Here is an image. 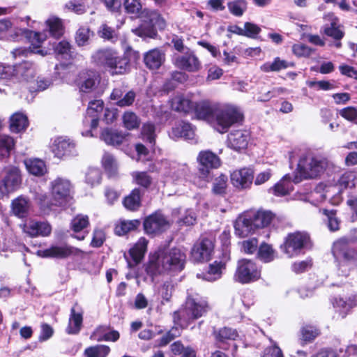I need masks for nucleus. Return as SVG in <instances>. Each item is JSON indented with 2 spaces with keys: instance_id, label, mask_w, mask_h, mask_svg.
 Listing matches in <instances>:
<instances>
[{
  "instance_id": "f257e3e1",
  "label": "nucleus",
  "mask_w": 357,
  "mask_h": 357,
  "mask_svg": "<svg viewBox=\"0 0 357 357\" xmlns=\"http://www.w3.org/2000/svg\"><path fill=\"white\" fill-rule=\"evenodd\" d=\"M15 24H0V39L22 40L27 39L34 48H38L47 39V33L56 39L65 32L63 24H46L43 32H34L26 29L19 28Z\"/></svg>"
},
{
  "instance_id": "37998d69",
  "label": "nucleus",
  "mask_w": 357,
  "mask_h": 357,
  "mask_svg": "<svg viewBox=\"0 0 357 357\" xmlns=\"http://www.w3.org/2000/svg\"><path fill=\"white\" fill-rule=\"evenodd\" d=\"M141 192L135 188L123 200L124 206L130 211H136L140 206Z\"/></svg>"
},
{
  "instance_id": "bf43d9fd",
  "label": "nucleus",
  "mask_w": 357,
  "mask_h": 357,
  "mask_svg": "<svg viewBox=\"0 0 357 357\" xmlns=\"http://www.w3.org/2000/svg\"><path fill=\"white\" fill-rule=\"evenodd\" d=\"M93 36L89 27L82 26L78 29L75 36V41L78 46H84L88 44L90 38Z\"/></svg>"
},
{
  "instance_id": "473e14b6",
  "label": "nucleus",
  "mask_w": 357,
  "mask_h": 357,
  "mask_svg": "<svg viewBox=\"0 0 357 357\" xmlns=\"http://www.w3.org/2000/svg\"><path fill=\"white\" fill-rule=\"evenodd\" d=\"M83 321V313L81 310L76 311L75 307H73L68 320V325L66 329L68 334H77L82 328Z\"/></svg>"
},
{
  "instance_id": "a211bd4d",
  "label": "nucleus",
  "mask_w": 357,
  "mask_h": 357,
  "mask_svg": "<svg viewBox=\"0 0 357 357\" xmlns=\"http://www.w3.org/2000/svg\"><path fill=\"white\" fill-rule=\"evenodd\" d=\"M250 140V133L248 130H234L227 136V145L230 149L240 151L248 147Z\"/></svg>"
},
{
  "instance_id": "2f4dec72",
  "label": "nucleus",
  "mask_w": 357,
  "mask_h": 357,
  "mask_svg": "<svg viewBox=\"0 0 357 357\" xmlns=\"http://www.w3.org/2000/svg\"><path fill=\"white\" fill-rule=\"evenodd\" d=\"M225 261H214L210 264L208 271L204 274V280L209 282H213L221 277L222 270L225 268L226 261L229 259V256L227 253L224 254Z\"/></svg>"
},
{
  "instance_id": "680f3d73",
  "label": "nucleus",
  "mask_w": 357,
  "mask_h": 357,
  "mask_svg": "<svg viewBox=\"0 0 357 357\" xmlns=\"http://www.w3.org/2000/svg\"><path fill=\"white\" fill-rule=\"evenodd\" d=\"M228 8L231 14L239 17L243 15L247 8L245 0H235L228 3Z\"/></svg>"
},
{
  "instance_id": "ddd939ff",
  "label": "nucleus",
  "mask_w": 357,
  "mask_h": 357,
  "mask_svg": "<svg viewBox=\"0 0 357 357\" xmlns=\"http://www.w3.org/2000/svg\"><path fill=\"white\" fill-rule=\"evenodd\" d=\"M52 151L55 157L60 159L77 155L76 144L74 141L63 137L54 139L52 146Z\"/></svg>"
},
{
  "instance_id": "1a4fd4ad",
  "label": "nucleus",
  "mask_w": 357,
  "mask_h": 357,
  "mask_svg": "<svg viewBox=\"0 0 357 357\" xmlns=\"http://www.w3.org/2000/svg\"><path fill=\"white\" fill-rule=\"evenodd\" d=\"M261 268L251 259H242L238 261L234 275L235 281L241 284H249L259 280Z\"/></svg>"
},
{
  "instance_id": "412c9836",
  "label": "nucleus",
  "mask_w": 357,
  "mask_h": 357,
  "mask_svg": "<svg viewBox=\"0 0 357 357\" xmlns=\"http://www.w3.org/2000/svg\"><path fill=\"white\" fill-rule=\"evenodd\" d=\"M169 136L174 139L184 138L191 143H196L197 142L195 138V128L190 123L183 121L175 125L172 128Z\"/></svg>"
},
{
  "instance_id": "8fccbe9b",
  "label": "nucleus",
  "mask_w": 357,
  "mask_h": 357,
  "mask_svg": "<svg viewBox=\"0 0 357 357\" xmlns=\"http://www.w3.org/2000/svg\"><path fill=\"white\" fill-rule=\"evenodd\" d=\"M339 185L344 188H351L357 185V171L347 172L338 180Z\"/></svg>"
},
{
  "instance_id": "0e129e2a",
  "label": "nucleus",
  "mask_w": 357,
  "mask_h": 357,
  "mask_svg": "<svg viewBox=\"0 0 357 357\" xmlns=\"http://www.w3.org/2000/svg\"><path fill=\"white\" fill-rule=\"evenodd\" d=\"M86 1L87 0H71L65 4V8L77 15H81L86 11Z\"/></svg>"
},
{
  "instance_id": "423d86ee",
  "label": "nucleus",
  "mask_w": 357,
  "mask_h": 357,
  "mask_svg": "<svg viewBox=\"0 0 357 357\" xmlns=\"http://www.w3.org/2000/svg\"><path fill=\"white\" fill-rule=\"evenodd\" d=\"M332 253L342 275L347 276L356 267L357 252L351 247L347 239L342 238L334 242Z\"/></svg>"
},
{
  "instance_id": "3c124183",
  "label": "nucleus",
  "mask_w": 357,
  "mask_h": 357,
  "mask_svg": "<svg viewBox=\"0 0 357 357\" xmlns=\"http://www.w3.org/2000/svg\"><path fill=\"white\" fill-rule=\"evenodd\" d=\"M102 165L109 176H115L117 173L118 164L114 156L109 153L104 154L102 159Z\"/></svg>"
},
{
  "instance_id": "052dcab7",
  "label": "nucleus",
  "mask_w": 357,
  "mask_h": 357,
  "mask_svg": "<svg viewBox=\"0 0 357 357\" xmlns=\"http://www.w3.org/2000/svg\"><path fill=\"white\" fill-rule=\"evenodd\" d=\"M102 174L98 168H89L86 174V183L91 187L99 185L101 182Z\"/></svg>"
},
{
  "instance_id": "4c0bfd02",
  "label": "nucleus",
  "mask_w": 357,
  "mask_h": 357,
  "mask_svg": "<svg viewBox=\"0 0 357 357\" xmlns=\"http://www.w3.org/2000/svg\"><path fill=\"white\" fill-rule=\"evenodd\" d=\"M125 138L121 132L109 128L104 129L101 133V139L109 145L116 146L121 144Z\"/></svg>"
},
{
  "instance_id": "6ab92c4d",
  "label": "nucleus",
  "mask_w": 357,
  "mask_h": 357,
  "mask_svg": "<svg viewBox=\"0 0 357 357\" xmlns=\"http://www.w3.org/2000/svg\"><path fill=\"white\" fill-rule=\"evenodd\" d=\"M174 63L178 68L188 72L198 71L201 67L198 58L189 50L183 55L176 56Z\"/></svg>"
},
{
  "instance_id": "58836bf2",
  "label": "nucleus",
  "mask_w": 357,
  "mask_h": 357,
  "mask_svg": "<svg viewBox=\"0 0 357 357\" xmlns=\"http://www.w3.org/2000/svg\"><path fill=\"white\" fill-rule=\"evenodd\" d=\"M217 343L220 347H222V344L226 343L230 340H235L238 337V333L236 330L231 328L224 327L214 333Z\"/></svg>"
},
{
  "instance_id": "5701e85b",
  "label": "nucleus",
  "mask_w": 357,
  "mask_h": 357,
  "mask_svg": "<svg viewBox=\"0 0 357 357\" xmlns=\"http://www.w3.org/2000/svg\"><path fill=\"white\" fill-rule=\"evenodd\" d=\"M234 227L235 234L240 238H245L255 231L247 212L243 213L236 218Z\"/></svg>"
},
{
  "instance_id": "de8ad7c7",
  "label": "nucleus",
  "mask_w": 357,
  "mask_h": 357,
  "mask_svg": "<svg viewBox=\"0 0 357 357\" xmlns=\"http://www.w3.org/2000/svg\"><path fill=\"white\" fill-rule=\"evenodd\" d=\"M110 352V348L107 345L98 344L86 348L84 355L86 357H107Z\"/></svg>"
},
{
  "instance_id": "4be33fe9",
  "label": "nucleus",
  "mask_w": 357,
  "mask_h": 357,
  "mask_svg": "<svg viewBox=\"0 0 357 357\" xmlns=\"http://www.w3.org/2000/svg\"><path fill=\"white\" fill-rule=\"evenodd\" d=\"M13 70L21 81L31 83L35 82L34 78L37 74L38 68L34 63L25 61L16 66Z\"/></svg>"
},
{
  "instance_id": "9d476101",
  "label": "nucleus",
  "mask_w": 357,
  "mask_h": 357,
  "mask_svg": "<svg viewBox=\"0 0 357 357\" xmlns=\"http://www.w3.org/2000/svg\"><path fill=\"white\" fill-rule=\"evenodd\" d=\"M100 82V76L96 70H85L81 71L75 80V83L82 93H91L96 91Z\"/></svg>"
},
{
  "instance_id": "bb28decb",
  "label": "nucleus",
  "mask_w": 357,
  "mask_h": 357,
  "mask_svg": "<svg viewBox=\"0 0 357 357\" xmlns=\"http://www.w3.org/2000/svg\"><path fill=\"white\" fill-rule=\"evenodd\" d=\"M247 213L255 229L268 226L274 217V215L268 211L259 210L257 211H248Z\"/></svg>"
},
{
  "instance_id": "79ce46f5",
  "label": "nucleus",
  "mask_w": 357,
  "mask_h": 357,
  "mask_svg": "<svg viewBox=\"0 0 357 357\" xmlns=\"http://www.w3.org/2000/svg\"><path fill=\"white\" fill-rule=\"evenodd\" d=\"M142 139L148 143L150 147H153L155 144V126L151 123H144L141 130Z\"/></svg>"
},
{
  "instance_id": "c03bdc74",
  "label": "nucleus",
  "mask_w": 357,
  "mask_h": 357,
  "mask_svg": "<svg viewBox=\"0 0 357 357\" xmlns=\"http://www.w3.org/2000/svg\"><path fill=\"white\" fill-rule=\"evenodd\" d=\"M139 225L140 221L138 220H122L116 225L114 232L118 236H123L136 229Z\"/></svg>"
},
{
  "instance_id": "864d4df0",
  "label": "nucleus",
  "mask_w": 357,
  "mask_h": 357,
  "mask_svg": "<svg viewBox=\"0 0 357 357\" xmlns=\"http://www.w3.org/2000/svg\"><path fill=\"white\" fill-rule=\"evenodd\" d=\"M174 289V286L171 281H165L162 284H161L159 287L158 289V293L160 298L162 299V304H164V301H170Z\"/></svg>"
},
{
  "instance_id": "f3484780",
  "label": "nucleus",
  "mask_w": 357,
  "mask_h": 357,
  "mask_svg": "<svg viewBox=\"0 0 357 357\" xmlns=\"http://www.w3.org/2000/svg\"><path fill=\"white\" fill-rule=\"evenodd\" d=\"M169 224L160 213H155L147 217L144 222V230L147 234L160 233L168 228Z\"/></svg>"
},
{
  "instance_id": "c756f323",
  "label": "nucleus",
  "mask_w": 357,
  "mask_h": 357,
  "mask_svg": "<svg viewBox=\"0 0 357 357\" xmlns=\"http://www.w3.org/2000/svg\"><path fill=\"white\" fill-rule=\"evenodd\" d=\"M195 102L192 101L189 96L177 95L172 100V107L175 111L185 114L193 111Z\"/></svg>"
},
{
  "instance_id": "7c9ffc66",
  "label": "nucleus",
  "mask_w": 357,
  "mask_h": 357,
  "mask_svg": "<svg viewBox=\"0 0 357 357\" xmlns=\"http://www.w3.org/2000/svg\"><path fill=\"white\" fill-rule=\"evenodd\" d=\"M117 52L111 48L100 49L92 55V59L98 64L109 68L110 65H113L112 62Z\"/></svg>"
},
{
  "instance_id": "9b49d317",
  "label": "nucleus",
  "mask_w": 357,
  "mask_h": 357,
  "mask_svg": "<svg viewBox=\"0 0 357 357\" xmlns=\"http://www.w3.org/2000/svg\"><path fill=\"white\" fill-rule=\"evenodd\" d=\"M22 183L20 169L16 167H9L5 169V175L0 180V192L9 193L18 189Z\"/></svg>"
},
{
  "instance_id": "a18cd8bd",
  "label": "nucleus",
  "mask_w": 357,
  "mask_h": 357,
  "mask_svg": "<svg viewBox=\"0 0 357 357\" xmlns=\"http://www.w3.org/2000/svg\"><path fill=\"white\" fill-rule=\"evenodd\" d=\"M14 146L15 141L12 137L6 134L0 135V158L8 157Z\"/></svg>"
},
{
  "instance_id": "7ed1b4c3",
  "label": "nucleus",
  "mask_w": 357,
  "mask_h": 357,
  "mask_svg": "<svg viewBox=\"0 0 357 357\" xmlns=\"http://www.w3.org/2000/svg\"><path fill=\"white\" fill-rule=\"evenodd\" d=\"M50 199L46 193L40 192L35 195V200L40 210L48 214L54 206L64 208L72 199L73 185L66 178L58 176L50 183Z\"/></svg>"
},
{
  "instance_id": "4d7b16f0",
  "label": "nucleus",
  "mask_w": 357,
  "mask_h": 357,
  "mask_svg": "<svg viewBox=\"0 0 357 357\" xmlns=\"http://www.w3.org/2000/svg\"><path fill=\"white\" fill-rule=\"evenodd\" d=\"M289 67V63L284 60H281L277 57L273 62H267L261 66V70L264 72L279 71Z\"/></svg>"
},
{
  "instance_id": "13d9d810",
  "label": "nucleus",
  "mask_w": 357,
  "mask_h": 357,
  "mask_svg": "<svg viewBox=\"0 0 357 357\" xmlns=\"http://www.w3.org/2000/svg\"><path fill=\"white\" fill-rule=\"evenodd\" d=\"M301 340L305 342L312 341L318 335L319 331L313 326L306 325L301 328Z\"/></svg>"
},
{
  "instance_id": "338daca9",
  "label": "nucleus",
  "mask_w": 357,
  "mask_h": 357,
  "mask_svg": "<svg viewBox=\"0 0 357 357\" xmlns=\"http://www.w3.org/2000/svg\"><path fill=\"white\" fill-rule=\"evenodd\" d=\"M124 126L128 130L137 128L139 125V121L136 114L131 112H126L123 116Z\"/></svg>"
},
{
  "instance_id": "a19ab883",
  "label": "nucleus",
  "mask_w": 357,
  "mask_h": 357,
  "mask_svg": "<svg viewBox=\"0 0 357 357\" xmlns=\"http://www.w3.org/2000/svg\"><path fill=\"white\" fill-rule=\"evenodd\" d=\"M24 164L26 169L33 175L40 176L46 172L45 162L40 159H28Z\"/></svg>"
},
{
  "instance_id": "aec40b11",
  "label": "nucleus",
  "mask_w": 357,
  "mask_h": 357,
  "mask_svg": "<svg viewBox=\"0 0 357 357\" xmlns=\"http://www.w3.org/2000/svg\"><path fill=\"white\" fill-rule=\"evenodd\" d=\"M23 231L31 237L47 236L51 234L52 227L47 222L29 220L23 225Z\"/></svg>"
},
{
  "instance_id": "c85d7f7f",
  "label": "nucleus",
  "mask_w": 357,
  "mask_h": 357,
  "mask_svg": "<svg viewBox=\"0 0 357 357\" xmlns=\"http://www.w3.org/2000/svg\"><path fill=\"white\" fill-rule=\"evenodd\" d=\"M215 107H212L208 102L202 101L195 102L193 111L198 119L206 121H213Z\"/></svg>"
},
{
  "instance_id": "f704fd0d",
  "label": "nucleus",
  "mask_w": 357,
  "mask_h": 357,
  "mask_svg": "<svg viewBox=\"0 0 357 357\" xmlns=\"http://www.w3.org/2000/svg\"><path fill=\"white\" fill-rule=\"evenodd\" d=\"M293 190V184L291 177L285 175L273 187L270 188L269 191L278 197H283L288 195Z\"/></svg>"
},
{
  "instance_id": "cd10ccee",
  "label": "nucleus",
  "mask_w": 357,
  "mask_h": 357,
  "mask_svg": "<svg viewBox=\"0 0 357 357\" xmlns=\"http://www.w3.org/2000/svg\"><path fill=\"white\" fill-rule=\"evenodd\" d=\"M332 304L335 310L344 317L348 312L357 305V297L355 296L347 298L336 296L333 298Z\"/></svg>"
},
{
  "instance_id": "e2e57ef3",
  "label": "nucleus",
  "mask_w": 357,
  "mask_h": 357,
  "mask_svg": "<svg viewBox=\"0 0 357 357\" xmlns=\"http://www.w3.org/2000/svg\"><path fill=\"white\" fill-rule=\"evenodd\" d=\"M86 1L87 0H71L65 4V8L77 15H81L86 11Z\"/></svg>"
},
{
  "instance_id": "49530a36",
  "label": "nucleus",
  "mask_w": 357,
  "mask_h": 357,
  "mask_svg": "<svg viewBox=\"0 0 357 357\" xmlns=\"http://www.w3.org/2000/svg\"><path fill=\"white\" fill-rule=\"evenodd\" d=\"M123 7L128 14L132 15V17H139L143 12L140 0H124Z\"/></svg>"
},
{
  "instance_id": "a878e982",
  "label": "nucleus",
  "mask_w": 357,
  "mask_h": 357,
  "mask_svg": "<svg viewBox=\"0 0 357 357\" xmlns=\"http://www.w3.org/2000/svg\"><path fill=\"white\" fill-rule=\"evenodd\" d=\"M89 218L87 215H77L71 221V229L74 231L73 237L79 241H82L85 238L88 232L84 229L89 225Z\"/></svg>"
},
{
  "instance_id": "5fc2aeb1",
  "label": "nucleus",
  "mask_w": 357,
  "mask_h": 357,
  "mask_svg": "<svg viewBox=\"0 0 357 357\" xmlns=\"http://www.w3.org/2000/svg\"><path fill=\"white\" fill-rule=\"evenodd\" d=\"M136 35L142 38H153L157 35V31L153 24H141L139 27L133 31Z\"/></svg>"
},
{
  "instance_id": "4468645a",
  "label": "nucleus",
  "mask_w": 357,
  "mask_h": 357,
  "mask_svg": "<svg viewBox=\"0 0 357 357\" xmlns=\"http://www.w3.org/2000/svg\"><path fill=\"white\" fill-rule=\"evenodd\" d=\"M214 245L211 239L202 238L197 241L191 250V258L195 262H202L210 259Z\"/></svg>"
},
{
  "instance_id": "dca6fc26",
  "label": "nucleus",
  "mask_w": 357,
  "mask_h": 357,
  "mask_svg": "<svg viewBox=\"0 0 357 357\" xmlns=\"http://www.w3.org/2000/svg\"><path fill=\"white\" fill-rule=\"evenodd\" d=\"M254 179V171L251 168H242L231 174L232 185L240 190L249 188Z\"/></svg>"
},
{
  "instance_id": "6e6d98bb",
  "label": "nucleus",
  "mask_w": 357,
  "mask_h": 357,
  "mask_svg": "<svg viewBox=\"0 0 357 357\" xmlns=\"http://www.w3.org/2000/svg\"><path fill=\"white\" fill-rule=\"evenodd\" d=\"M98 122V117L86 114L83 120V125L88 130L82 131V135L85 137H93L92 130L97 128Z\"/></svg>"
},
{
  "instance_id": "09e8293b",
  "label": "nucleus",
  "mask_w": 357,
  "mask_h": 357,
  "mask_svg": "<svg viewBox=\"0 0 357 357\" xmlns=\"http://www.w3.org/2000/svg\"><path fill=\"white\" fill-rule=\"evenodd\" d=\"M56 56L60 59H68L72 56L71 45L67 40H61L54 47Z\"/></svg>"
},
{
  "instance_id": "f03ea898",
  "label": "nucleus",
  "mask_w": 357,
  "mask_h": 357,
  "mask_svg": "<svg viewBox=\"0 0 357 357\" xmlns=\"http://www.w3.org/2000/svg\"><path fill=\"white\" fill-rule=\"evenodd\" d=\"M186 256L179 248L160 250L150 255L146 272L153 278L165 273H175L184 268Z\"/></svg>"
},
{
  "instance_id": "393cba45",
  "label": "nucleus",
  "mask_w": 357,
  "mask_h": 357,
  "mask_svg": "<svg viewBox=\"0 0 357 357\" xmlns=\"http://www.w3.org/2000/svg\"><path fill=\"white\" fill-rule=\"evenodd\" d=\"M165 60L164 52L158 48L151 50L144 54V62L150 70H158Z\"/></svg>"
},
{
  "instance_id": "20e7f679",
  "label": "nucleus",
  "mask_w": 357,
  "mask_h": 357,
  "mask_svg": "<svg viewBox=\"0 0 357 357\" xmlns=\"http://www.w3.org/2000/svg\"><path fill=\"white\" fill-rule=\"evenodd\" d=\"M329 165L325 156L307 151L300 155L296 170L301 178L313 179L320 177Z\"/></svg>"
},
{
  "instance_id": "39448f33",
  "label": "nucleus",
  "mask_w": 357,
  "mask_h": 357,
  "mask_svg": "<svg viewBox=\"0 0 357 357\" xmlns=\"http://www.w3.org/2000/svg\"><path fill=\"white\" fill-rule=\"evenodd\" d=\"M207 311V303L197 294H189L185 303V307L174 313V321L181 328L188 326L190 321L202 317Z\"/></svg>"
},
{
  "instance_id": "774afa93",
  "label": "nucleus",
  "mask_w": 357,
  "mask_h": 357,
  "mask_svg": "<svg viewBox=\"0 0 357 357\" xmlns=\"http://www.w3.org/2000/svg\"><path fill=\"white\" fill-rule=\"evenodd\" d=\"M140 18L144 19V22H164L165 20L160 14L155 10L144 8Z\"/></svg>"
},
{
  "instance_id": "b1692460",
  "label": "nucleus",
  "mask_w": 357,
  "mask_h": 357,
  "mask_svg": "<svg viewBox=\"0 0 357 357\" xmlns=\"http://www.w3.org/2000/svg\"><path fill=\"white\" fill-rule=\"evenodd\" d=\"M147 244L148 241L145 238L142 237L135 245L130 249L129 255L132 261L129 260L128 257L125 255L129 267H132L141 261L146 252Z\"/></svg>"
},
{
  "instance_id": "2eb2a0df",
  "label": "nucleus",
  "mask_w": 357,
  "mask_h": 357,
  "mask_svg": "<svg viewBox=\"0 0 357 357\" xmlns=\"http://www.w3.org/2000/svg\"><path fill=\"white\" fill-rule=\"evenodd\" d=\"M79 251L74 247L63 243L53 245L47 249L40 250L37 252V255L41 257L64 259L77 255Z\"/></svg>"
},
{
  "instance_id": "c9c22d12",
  "label": "nucleus",
  "mask_w": 357,
  "mask_h": 357,
  "mask_svg": "<svg viewBox=\"0 0 357 357\" xmlns=\"http://www.w3.org/2000/svg\"><path fill=\"white\" fill-rule=\"evenodd\" d=\"M112 63L113 65L109 66L112 75H121L129 70V59L125 56H119L117 53Z\"/></svg>"
},
{
  "instance_id": "e433bc0d",
  "label": "nucleus",
  "mask_w": 357,
  "mask_h": 357,
  "mask_svg": "<svg viewBox=\"0 0 357 357\" xmlns=\"http://www.w3.org/2000/svg\"><path fill=\"white\" fill-rule=\"evenodd\" d=\"M28 124L27 116L21 112H16L10 118V129L13 132L24 130Z\"/></svg>"
},
{
  "instance_id": "f8f14e48",
  "label": "nucleus",
  "mask_w": 357,
  "mask_h": 357,
  "mask_svg": "<svg viewBox=\"0 0 357 357\" xmlns=\"http://www.w3.org/2000/svg\"><path fill=\"white\" fill-rule=\"evenodd\" d=\"M197 160L200 165L199 172L202 178H206L210 169L218 168L221 164L219 157L208 150L200 151Z\"/></svg>"
},
{
  "instance_id": "69168bd1",
  "label": "nucleus",
  "mask_w": 357,
  "mask_h": 357,
  "mask_svg": "<svg viewBox=\"0 0 357 357\" xmlns=\"http://www.w3.org/2000/svg\"><path fill=\"white\" fill-rule=\"evenodd\" d=\"M132 176L136 184L139 185L145 188H148L151 183V176L144 172H134Z\"/></svg>"
},
{
  "instance_id": "ea45409f",
  "label": "nucleus",
  "mask_w": 357,
  "mask_h": 357,
  "mask_svg": "<svg viewBox=\"0 0 357 357\" xmlns=\"http://www.w3.org/2000/svg\"><path fill=\"white\" fill-rule=\"evenodd\" d=\"M29 208V200L24 197H19L12 202V211L13 213L19 218H24L26 216Z\"/></svg>"
},
{
  "instance_id": "603ef678",
  "label": "nucleus",
  "mask_w": 357,
  "mask_h": 357,
  "mask_svg": "<svg viewBox=\"0 0 357 357\" xmlns=\"http://www.w3.org/2000/svg\"><path fill=\"white\" fill-rule=\"evenodd\" d=\"M258 257L261 261L268 263L275 259V252L270 245L262 243L258 250Z\"/></svg>"
},
{
  "instance_id": "0eeeda50",
  "label": "nucleus",
  "mask_w": 357,
  "mask_h": 357,
  "mask_svg": "<svg viewBox=\"0 0 357 357\" xmlns=\"http://www.w3.org/2000/svg\"><path fill=\"white\" fill-rule=\"evenodd\" d=\"M243 119V114L237 107L224 105L215 107L213 124L217 131L225 133L231 126L241 122Z\"/></svg>"
},
{
  "instance_id": "6e6552de",
  "label": "nucleus",
  "mask_w": 357,
  "mask_h": 357,
  "mask_svg": "<svg viewBox=\"0 0 357 357\" xmlns=\"http://www.w3.org/2000/svg\"><path fill=\"white\" fill-rule=\"evenodd\" d=\"M311 247L310 236L305 232L296 231L289 234L280 248L288 257H295Z\"/></svg>"
},
{
  "instance_id": "72a5a7b5",
  "label": "nucleus",
  "mask_w": 357,
  "mask_h": 357,
  "mask_svg": "<svg viewBox=\"0 0 357 357\" xmlns=\"http://www.w3.org/2000/svg\"><path fill=\"white\" fill-rule=\"evenodd\" d=\"M243 26H239L237 24H231L228 27L229 32L238 35L245 36L254 38L259 32L260 29L255 24H241Z\"/></svg>"
}]
</instances>
